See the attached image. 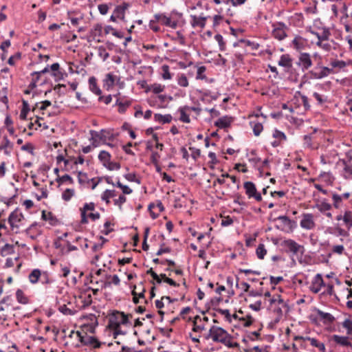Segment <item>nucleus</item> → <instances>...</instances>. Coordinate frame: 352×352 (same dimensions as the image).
Returning <instances> with one entry per match:
<instances>
[{
	"label": "nucleus",
	"mask_w": 352,
	"mask_h": 352,
	"mask_svg": "<svg viewBox=\"0 0 352 352\" xmlns=\"http://www.w3.org/2000/svg\"><path fill=\"white\" fill-rule=\"evenodd\" d=\"M151 89L154 94H157L164 90L165 86L160 84L154 83L151 85Z\"/></svg>",
	"instance_id": "obj_63"
},
{
	"label": "nucleus",
	"mask_w": 352,
	"mask_h": 352,
	"mask_svg": "<svg viewBox=\"0 0 352 352\" xmlns=\"http://www.w3.org/2000/svg\"><path fill=\"white\" fill-rule=\"evenodd\" d=\"M278 65L280 67L290 69L292 67V58L288 54H285L280 56Z\"/></svg>",
	"instance_id": "obj_22"
},
{
	"label": "nucleus",
	"mask_w": 352,
	"mask_h": 352,
	"mask_svg": "<svg viewBox=\"0 0 352 352\" xmlns=\"http://www.w3.org/2000/svg\"><path fill=\"white\" fill-rule=\"evenodd\" d=\"M116 76L112 73H107L105 74L102 80V87L107 91H110L115 85Z\"/></svg>",
	"instance_id": "obj_17"
},
{
	"label": "nucleus",
	"mask_w": 352,
	"mask_h": 352,
	"mask_svg": "<svg viewBox=\"0 0 352 352\" xmlns=\"http://www.w3.org/2000/svg\"><path fill=\"white\" fill-rule=\"evenodd\" d=\"M50 69L52 71V75L55 78L56 81H58L64 78V74L60 70L59 63H53L50 66Z\"/></svg>",
	"instance_id": "obj_24"
},
{
	"label": "nucleus",
	"mask_w": 352,
	"mask_h": 352,
	"mask_svg": "<svg viewBox=\"0 0 352 352\" xmlns=\"http://www.w3.org/2000/svg\"><path fill=\"white\" fill-rule=\"evenodd\" d=\"M14 252V246L12 245L6 243L1 248L0 251V254L2 256H6L7 255L11 254Z\"/></svg>",
	"instance_id": "obj_42"
},
{
	"label": "nucleus",
	"mask_w": 352,
	"mask_h": 352,
	"mask_svg": "<svg viewBox=\"0 0 352 352\" xmlns=\"http://www.w3.org/2000/svg\"><path fill=\"white\" fill-rule=\"evenodd\" d=\"M306 339L310 342V344L312 346L318 348L320 351L324 352L325 351V345L323 342H319L316 338H314L307 337Z\"/></svg>",
	"instance_id": "obj_36"
},
{
	"label": "nucleus",
	"mask_w": 352,
	"mask_h": 352,
	"mask_svg": "<svg viewBox=\"0 0 352 352\" xmlns=\"http://www.w3.org/2000/svg\"><path fill=\"white\" fill-rule=\"evenodd\" d=\"M256 254L257 257L259 259L264 258L265 254H267V250L265 248L264 244L261 243L258 245V246L257 247V248L256 250Z\"/></svg>",
	"instance_id": "obj_44"
},
{
	"label": "nucleus",
	"mask_w": 352,
	"mask_h": 352,
	"mask_svg": "<svg viewBox=\"0 0 352 352\" xmlns=\"http://www.w3.org/2000/svg\"><path fill=\"white\" fill-rule=\"evenodd\" d=\"M85 65L82 63L80 65H74L73 64V67H70L71 72H76L77 74H83L85 72V70L84 69Z\"/></svg>",
	"instance_id": "obj_59"
},
{
	"label": "nucleus",
	"mask_w": 352,
	"mask_h": 352,
	"mask_svg": "<svg viewBox=\"0 0 352 352\" xmlns=\"http://www.w3.org/2000/svg\"><path fill=\"white\" fill-rule=\"evenodd\" d=\"M342 326L343 327L346 329L348 335L352 334V320L349 318L346 319L343 322Z\"/></svg>",
	"instance_id": "obj_64"
},
{
	"label": "nucleus",
	"mask_w": 352,
	"mask_h": 352,
	"mask_svg": "<svg viewBox=\"0 0 352 352\" xmlns=\"http://www.w3.org/2000/svg\"><path fill=\"white\" fill-rule=\"evenodd\" d=\"M146 274L151 275L153 278V280L150 281L151 283L155 285L154 280L158 284L162 283V279L160 278V276L153 271V268L148 270Z\"/></svg>",
	"instance_id": "obj_48"
},
{
	"label": "nucleus",
	"mask_w": 352,
	"mask_h": 352,
	"mask_svg": "<svg viewBox=\"0 0 352 352\" xmlns=\"http://www.w3.org/2000/svg\"><path fill=\"white\" fill-rule=\"evenodd\" d=\"M77 335L79 338V341L84 346H88L92 349H99L103 344L98 339L94 336H91L85 334V336L79 331H77Z\"/></svg>",
	"instance_id": "obj_5"
},
{
	"label": "nucleus",
	"mask_w": 352,
	"mask_h": 352,
	"mask_svg": "<svg viewBox=\"0 0 352 352\" xmlns=\"http://www.w3.org/2000/svg\"><path fill=\"white\" fill-rule=\"evenodd\" d=\"M98 102H103L105 104H109L112 101V96L111 94L107 95V96H102V94L98 95Z\"/></svg>",
	"instance_id": "obj_60"
},
{
	"label": "nucleus",
	"mask_w": 352,
	"mask_h": 352,
	"mask_svg": "<svg viewBox=\"0 0 352 352\" xmlns=\"http://www.w3.org/2000/svg\"><path fill=\"white\" fill-rule=\"evenodd\" d=\"M161 69L162 72V76L164 80H170L172 78V75L170 73V67L168 65H163Z\"/></svg>",
	"instance_id": "obj_50"
},
{
	"label": "nucleus",
	"mask_w": 352,
	"mask_h": 352,
	"mask_svg": "<svg viewBox=\"0 0 352 352\" xmlns=\"http://www.w3.org/2000/svg\"><path fill=\"white\" fill-rule=\"evenodd\" d=\"M124 177L129 182H134L138 184L141 183L140 179L137 178L136 174L135 173H126L124 175Z\"/></svg>",
	"instance_id": "obj_56"
},
{
	"label": "nucleus",
	"mask_w": 352,
	"mask_h": 352,
	"mask_svg": "<svg viewBox=\"0 0 352 352\" xmlns=\"http://www.w3.org/2000/svg\"><path fill=\"white\" fill-rule=\"evenodd\" d=\"M23 107L21 110V113L19 115V118L21 120H25L27 118V115L28 112L30 111V107L29 104L26 100H23L22 102Z\"/></svg>",
	"instance_id": "obj_40"
},
{
	"label": "nucleus",
	"mask_w": 352,
	"mask_h": 352,
	"mask_svg": "<svg viewBox=\"0 0 352 352\" xmlns=\"http://www.w3.org/2000/svg\"><path fill=\"white\" fill-rule=\"evenodd\" d=\"M116 186L120 188L123 195H129L132 193L133 190L128 186L123 185L119 180L116 183Z\"/></svg>",
	"instance_id": "obj_52"
},
{
	"label": "nucleus",
	"mask_w": 352,
	"mask_h": 352,
	"mask_svg": "<svg viewBox=\"0 0 352 352\" xmlns=\"http://www.w3.org/2000/svg\"><path fill=\"white\" fill-rule=\"evenodd\" d=\"M316 132L315 129L312 133L305 135L303 136V144L305 148L316 149L318 148V144H314V135Z\"/></svg>",
	"instance_id": "obj_20"
},
{
	"label": "nucleus",
	"mask_w": 352,
	"mask_h": 352,
	"mask_svg": "<svg viewBox=\"0 0 352 352\" xmlns=\"http://www.w3.org/2000/svg\"><path fill=\"white\" fill-rule=\"evenodd\" d=\"M331 199L333 201V204H331L332 207H334L336 209H339L342 207L343 200L340 195L336 192H332Z\"/></svg>",
	"instance_id": "obj_35"
},
{
	"label": "nucleus",
	"mask_w": 352,
	"mask_h": 352,
	"mask_svg": "<svg viewBox=\"0 0 352 352\" xmlns=\"http://www.w3.org/2000/svg\"><path fill=\"white\" fill-rule=\"evenodd\" d=\"M272 26L273 28L272 35L274 38L283 41L287 36V31L289 30V28L285 23L276 22Z\"/></svg>",
	"instance_id": "obj_4"
},
{
	"label": "nucleus",
	"mask_w": 352,
	"mask_h": 352,
	"mask_svg": "<svg viewBox=\"0 0 352 352\" xmlns=\"http://www.w3.org/2000/svg\"><path fill=\"white\" fill-rule=\"evenodd\" d=\"M231 58L233 67H236L237 65V62L239 63H243L244 56L243 54L241 53H234Z\"/></svg>",
	"instance_id": "obj_45"
},
{
	"label": "nucleus",
	"mask_w": 352,
	"mask_h": 352,
	"mask_svg": "<svg viewBox=\"0 0 352 352\" xmlns=\"http://www.w3.org/2000/svg\"><path fill=\"white\" fill-rule=\"evenodd\" d=\"M343 221L345 223L348 230L352 227V211L346 210L344 213Z\"/></svg>",
	"instance_id": "obj_38"
},
{
	"label": "nucleus",
	"mask_w": 352,
	"mask_h": 352,
	"mask_svg": "<svg viewBox=\"0 0 352 352\" xmlns=\"http://www.w3.org/2000/svg\"><path fill=\"white\" fill-rule=\"evenodd\" d=\"M276 220L280 221L283 228H287L289 229H292L293 228V224L295 223L294 221H292L287 216L285 215L279 216L276 218Z\"/></svg>",
	"instance_id": "obj_33"
},
{
	"label": "nucleus",
	"mask_w": 352,
	"mask_h": 352,
	"mask_svg": "<svg viewBox=\"0 0 352 352\" xmlns=\"http://www.w3.org/2000/svg\"><path fill=\"white\" fill-rule=\"evenodd\" d=\"M243 188L249 199L254 198L257 201H262L261 195L257 191L256 186L252 182H244Z\"/></svg>",
	"instance_id": "obj_7"
},
{
	"label": "nucleus",
	"mask_w": 352,
	"mask_h": 352,
	"mask_svg": "<svg viewBox=\"0 0 352 352\" xmlns=\"http://www.w3.org/2000/svg\"><path fill=\"white\" fill-rule=\"evenodd\" d=\"M120 94L118 93V94L113 96L117 98L113 106H118V113L120 114H123L126 111L127 109L131 105L132 100L124 99V97L123 98H121L119 97Z\"/></svg>",
	"instance_id": "obj_11"
},
{
	"label": "nucleus",
	"mask_w": 352,
	"mask_h": 352,
	"mask_svg": "<svg viewBox=\"0 0 352 352\" xmlns=\"http://www.w3.org/2000/svg\"><path fill=\"white\" fill-rule=\"evenodd\" d=\"M41 218L44 221H48L52 226L56 225L58 222V219L51 212H46L45 210H43Z\"/></svg>",
	"instance_id": "obj_30"
},
{
	"label": "nucleus",
	"mask_w": 352,
	"mask_h": 352,
	"mask_svg": "<svg viewBox=\"0 0 352 352\" xmlns=\"http://www.w3.org/2000/svg\"><path fill=\"white\" fill-rule=\"evenodd\" d=\"M173 119V117L170 114L162 115L160 113L154 114V120L155 122L166 124L170 123Z\"/></svg>",
	"instance_id": "obj_29"
},
{
	"label": "nucleus",
	"mask_w": 352,
	"mask_h": 352,
	"mask_svg": "<svg viewBox=\"0 0 352 352\" xmlns=\"http://www.w3.org/2000/svg\"><path fill=\"white\" fill-rule=\"evenodd\" d=\"M16 298L17 301L19 303H21V304L28 303L29 300H28V296L25 294L23 291L21 289H18L16 290Z\"/></svg>",
	"instance_id": "obj_37"
},
{
	"label": "nucleus",
	"mask_w": 352,
	"mask_h": 352,
	"mask_svg": "<svg viewBox=\"0 0 352 352\" xmlns=\"http://www.w3.org/2000/svg\"><path fill=\"white\" fill-rule=\"evenodd\" d=\"M296 64L301 67L302 71L307 70L313 65L311 55L307 52H300Z\"/></svg>",
	"instance_id": "obj_10"
},
{
	"label": "nucleus",
	"mask_w": 352,
	"mask_h": 352,
	"mask_svg": "<svg viewBox=\"0 0 352 352\" xmlns=\"http://www.w3.org/2000/svg\"><path fill=\"white\" fill-rule=\"evenodd\" d=\"M177 84L182 87H187L188 86V80L184 74L177 76Z\"/></svg>",
	"instance_id": "obj_49"
},
{
	"label": "nucleus",
	"mask_w": 352,
	"mask_h": 352,
	"mask_svg": "<svg viewBox=\"0 0 352 352\" xmlns=\"http://www.w3.org/2000/svg\"><path fill=\"white\" fill-rule=\"evenodd\" d=\"M117 195L116 191L115 190H105L102 195L101 199L104 201L107 204L110 203V198H113Z\"/></svg>",
	"instance_id": "obj_32"
},
{
	"label": "nucleus",
	"mask_w": 352,
	"mask_h": 352,
	"mask_svg": "<svg viewBox=\"0 0 352 352\" xmlns=\"http://www.w3.org/2000/svg\"><path fill=\"white\" fill-rule=\"evenodd\" d=\"M332 340L337 344L342 346H352V344L349 340L347 336H342L339 335H333L331 337Z\"/></svg>",
	"instance_id": "obj_21"
},
{
	"label": "nucleus",
	"mask_w": 352,
	"mask_h": 352,
	"mask_svg": "<svg viewBox=\"0 0 352 352\" xmlns=\"http://www.w3.org/2000/svg\"><path fill=\"white\" fill-rule=\"evenodd\" d=\"M107 328L113 331V338L116 339L119 335H126V332L122 331L121 325L125 327L132 326V322L127 320L125 313L118 310H111L108 314Z\"/></svg>",
	"instance_id": "obj_1"
},
{
	"label": "nucleus",
	"mask_w": 352,
	"mask_h": 352,
	"mask_svg": "<svg viewBox=\"0 0 352 352\" xmlns=\"http://www.w3.org/2000/svg\"><path fill=\"white\" fill-rule=\"evenodd\" d=\"M322 56H318V60L314 67L309 72L310 78L312 79H322L327 77L330 74L336 73L333 68L325 67L322 65Z\"/></svg>",
	"instance_id": "obj_2"
},
{
	"label": "nucleus",
	"mask_w": 352,
	"mask_h": 352,
	"mask_svg": "<svg viewBox=\"0 0 352 352\" xmlns=\"http://www.w3.org/2000/svg\"><path fill=\"white\" fill-rule=\"evenodd\" d=\"M281 246L285 248V251L287 253H292L293 255H296L298 252H301V254L304 252V247L293 239H286L281 243Z\"/></svg>",
	"instance_id": "obj_6"
},
{
	"label": "nucleus",
	"mask_w": 352,
	"mask_h": 352,
	"mask_svg": "<svg viewBox=\"0 0 352 352\" xmlns=\"http://www.w3.org/2000/svg\"><path fill=\"white\" fill-rule=\"evenodd\" d=\"M41 273L42 272L39 269L33 270L28 276L29 281L32 284L37 283L42 276Z\"/></svg>",
	"instance_id": "obj_31"
},
{
	"label": "nucleus",
	"mask_w": 352,
	"mask_h": 352,
	"mask_svg": "<svg viewBox=\"0 0 352 352\" xmlns=\"http://www.w3.org/2000/svg\"><path fill=\"white\" fill-rule=\"evenodd\" d=\"M89 90L96 95L102 94V90L97 83V79L95 76H91L89 78Z\"/></svg>",
	"instance_id": "obj_25"
},
{
	"label": "nucleus",
	"mask_w": 352,
	"mask_h": 352,
	"mask_svg": "<svg viewBox=\"0 0 352 352\" xmlns=\"http://www.w3.org/2000/svg\"><path fill=\"white\" fill-rule=\"evenodd\" d=\"M292 44L296 50L300 51L305 48V41L301 36H298L292 41Z\"/></svg>",
	"instance_id": "obj_34"
},
{
	"label": "nucleus",
	"mask_w": 352,
	"mask_h": 352,
	"mask_svg": "<svg viewBox=\"0 0 352 352\" xmlns=\"http://www.w3.org/2000/svg\"><path fill=\"white\" fill-rule=\"evenodd\" d=\"M241 43L245 44V46L250 47L252 50H257L259 48V44L250 40L241 38L239 40Z\"/></svg>",
	"instance_id": "obj_46"
},
{
	"label": "nucleus",
	"mask_w": 352,
	"mask_h": 352,
	"mask_svg": "<svg viewBox=\"0 0 352 352\" xmlns=\"http://www.w3.org/2000/svg\"><path fill=\"white\" fill-rule=\"evenodd\" d=\"M214 39L217 41L219 50L221 51H225L226 50V43L223 41V38L221 34H217L214 36Z\"/></svg>",
	"instance_id": "obj_55"
},
{
	"label": "nucleus",
	"mask_w": 352,
	"mask_h": 352,
	"mask_svg": "<svg viewBox=\"0 0 352 352\" xmlns=\"http://www.w3.org/2000/svg\"><path fill=\"white\" fill-rule=\"evenodd\" d=\"M0 303L5 307H7L10 311L14 309L13 307V299L10 296H6L3 297V299L0 301Z\"/></svg>",
	"instance_id": "obj_39"
},
{
	"label": "nucleus",
	"mask_w": 352,
	"mask_h": 352,
	"mask_svg": "<svg viewBox=\"0 0 352 352\" xmlns=\"http://www.w3.org/2000/svg\"><path fill=\"white\" fill-rule=\"evenodd\" d=\"M205 338H212L214 342L226 343V340L232 338V336L223 328L217 326H212Z\"/></svg>",
	"instance_id": "obj_3"
},
{
	"label": "nucleus",
	"mask_w": 352,
	"mask_h": 352,
	"mask_svg": "<svg viewBox=\"0 0 352 352\" xmlns=\"http://www.w3.org/2000/svg\"><path fill=\"white\" fill-rule=\"evenodd\" d=\"M90 37L92 38L94 41H97V42H100L99 39H96L97 37H101L102 36V26L100 23L96 24L94 28L90 30Z\"/></svg>",
	"instance_id": "obj_26"
},
{
	"label": "nucleus",
	"mask_w": 352,
	"mask_h": 352,
	"mask_svg": "<svg viewBox=\"0 0 352 352\" xmlns=\"http://www.w3.org/2000/svg\"><path fill=\"white\" fill-rule=\"evenodd\" d=\"M13 144L8 140L7 136H4L0 146V150H4L6 154H9L10 152L6 151L7 148H12Z\"/></svg>",
	"instance_id": "obj_41"
},
{
	"label": "nucleus",
	"mask_w": 352,
	"mask_h": 352,
	"mask_svg": "<svg viewBox=\"0 0 352 352\" xmlns=\"http://www.w3.org/2000/svg\"><path fill=\"white\" fill-rule=\"evenodd\" d=\"M315 208H317L323 215L332 219V214L331 212L332 205L328 203L327 200L324 199L316 204Z\"/></svg>",
	"instance_id": "obj_15"
},
{
	"label": "nucleus",
	"mask_w": 352,
	"mask_h": 352,
	"mask_svg": "<svg viewBox=\"0 0 352 352\" xmlns=\"http://www.w3.org/2000/svg\"><path fill=\"white\" fill-rule=\"evenodd\" d=\"M190 18V25L192 28L199 27L201 29L205 28L207 20L206 16H197L196 15H191Z\"/></svg>",
	"instance_id": "obj_19"
},
{
	"label": "nucleus",
	"mask_w": 352,
	"mask_h": 352,
	"mask_svg": "<svg viewBox=\"0 0 352 352\" xmlns=\"http://www.w3.org/2000/svg\"><path fill=\"white\" fill-rule=\"evenodd\" d=\"M234 121V118L228 116H225L219 118L214 122V126L219 129H226L230 126L232 122Z\"/></svg>",
	"instance_id": "obj_18"
},
{
	"label": "nucleus",
	"mask_w": 352,
	"mask_h": 352,
	"mask_svg": "<svg viewBox=\"0 0 352 352\" xmlns=\"http://www.w3.org/2000/svg\"><path fill=\"white\" fill-rule=\"evenodd\" d=\"M78 182L80 184H85L89 183V179L88 178L87 174L86 173H82L79 171L78 173Z\"/></svg>",
	"instance_id": "obj_53"
},
{
	"label": "nucleus",
	"mask_w": 352,
	"mask_h": 352,
	"mask_svg": "<svg viewBox=\"0 0 352 352\" xmlns=\"http://www.w3.org/2000/svg\"><path fill=\"white\" fill-rule=\"evenodd\" d=\"M130 7V4L127 2L123 1L120 5L116 6L113 13L116 16L118 19L125 22V14L126 10Z\"/></svg>",
	"instance_id": "obj_16"
},
{
	"label": "nucleus",
	"mask_w": 352,
	"mask_h": 352,
	"mask_svg": "<svg viewBox=\"0 0 352 352\" xmlns=\"http://www.w3.org/2000/svg\"><path fill=\"white\" fill-rule=\"evenodd\" d=\"M156 21L160 22L162 25L175 29L177 27V21H172L170 17L166 16L164 14L158 13L154 15Z\"/></svg>",
	"instance_id": "obj_14"
},
{
	"label": "nucleus",
	"mask_w": 352,
	"mask_h": 352,
	"mask_svg": "<svg viewBox=\"0 0 352 352\" xmlns=\"http://www.w3.org/2000/svg\"><path fill=\"white\" fill-rule=\"evenodd\" d=\"M317 314L320 317V319L325 324H332L335 321V317L329 313H325L320 309H318Z\"/></svg>",
	"instance_id": "obj_23"
},
{
	"label": "nucleus",
	"mask_w": 352,
	"mask_h": 352,
	"mask_svg": "<svg viewBox=\"0 0 352 352\" xmlns=\"http://www.w3.org/2000/svg\"><path fill=\"white\" fill-rule=\"evenodd\" d=\"M178 111L180 113L179 120L184 123H190V119L189 115L186 113V111H190V107L187 105L181 107Z\"/></svg>",
	"instance_id": "obj_27"
},
{
	"label": "nucleus",
	"mask_w": 352,
	"mask_h": 352,
	"mask_svg": "<svg viewBox=\"0 0 352 352\" xmlns=\"http://www.w3.org/2000/svg\"><path fill=\"white\" fill-rule=\"evenodd\" d=\"M300 226L306 230H312L316 227L314 215L311 213H304L300 223Z\"/></svg>",
	"instance_id": "obj_13"
},
{
	"label": "nucleus",
	"mask_w": 352,
	"mask_h": 352,
	"mask_svg": "<svg viewBox=\"0 0 352 352\" xmlns=\"http://www.w3.org/2000/svg\"><path fill=\"white\" fill-rule=\"evenodd\" d=\"M74 194H75V191L74 189L67 188L62 193V198L64 201H68L72 199V197L74 195Z\"/></svg>",
	"instance_id": "obj_51"
},
{
	"label": "nucleus",
	"mask_w": 352,
	"mask_h": 352,
	"mask_svg": "<svg viewBox=\"0 0 352 352\" xmlns=\"http://www.w3.org/2000/svg\"><path fill=\"white\" fill-rule=\"evenodd\" d=\"M206 70V67L205 66L197 67L196 79L207 80L208 78H207L206 76L204 74Z\"/></svg>",
	"instance_id": "obj_47"
},
{
	"label": "nucleus",
	"mask_w": 352,
	"mask_h": 352,
	"mask_svg": "<svg viewBox=\"0 0 352 352\" xmlns=\"http://www.w3.org/2000/svg\"><path fill=\"white\" fill-rule=\"evenodd\" d=\"M320 177L322 178L324 182L331 184L334 180V177L330 173L322 172L320 174Z\"/></svg>",
	"instance_id": "obj_58"
},
{
	"label": "nucleus",
	"mask_w": 352,
	"mask_h": 352,
	"mask_svg": "<svg viewBox=\"0 0 352 352\" xmlns=\"http://www.w3.org/2000/svg\"><path fill=\"white\" fill-rule=\"evenodd\" d=\"M23 219V215L18 209L14 210L10 214L8 222L12 231H14L15 228H19L18 223L21 222Z\"/></svg>",
	"instance_id": "obj_8"
},
{
	"label": "nucleus",
	"mask_w": 352,
	"mask_h": 352,
	"mask_svg": "<svg viewBox=\"0 0 352 352\" xmlns=\"http://www.w3.org/2000/svg\"><path fill=\"white\" fill-rule=\"evenodd\" d=\"M272 136L275 139L280 140L281 142L285 141L287 140V137H286L285 134L283 132H282L278 129H275L274 131Z\"/></svg>",
	"instance_id": "obj_54"
},
{
	"label": "nucleus",
	"mask_w": 352,
	"mask_h": 352,
	"mask_svg": "<svg viewBox=\"0 0 352 352\" xmlns=\"http://www.w3.org/2000/svg\"><path fill=\"white\" fill-rule=\"evenodd\" d=\"M98 159L102 162L103 166L111 160V155L106 151H102L98 155Z\"/></svg>",
	"instance_id": "obj_43"
},
{
	"label": "nucleus",
	"mask_w": 352,
	"mask_h": 352,
	"mask_svg": "<svg viewBox=\"0 0 352 352\" xmlns=\"http://www.w3.org/2000/svg\"><path fill=\"white\" fill-rule=\"evenodd\" d=\"M340 164L342 166V176L346 179L352 178V156H348L346 159L341 160Z\"/></svg>",
	"instance_id": "obj_9"
},
{
	"label": "nucleus",
	"mask_w": 352,
	"mask_h": 352,
	"mask_svg": "<svg viewBox=\"0 0 352 352\" xmlns=\"http://www.w3.org/2000/svg\"><path fill=\"white\" fill-rule=\"evenodd\" d=\"M42 276L40 277V280L41 283L44 285L50 284L52 282V280L50 278L49 274L47 272L44 271L42 272Z\"/></svg>",
	"instance_id": "obj_62"
},
{
	"label": "nucleus",
	"mask_w": 352,
	"mask_h": 352,
	"mask_svg": "<svg viewBox=\"0 0 352 352\" xmlns=\"http://www.w3.org/2000/svg\"><path fill=\"white\" fill-rule=\"evenodd\" d=\"M325 283L320 274H317L312 279L309 290L314 294H318L322 287H324Z\"/></svg>",
	"instance_id": "obj_12"
},
{
	"label": "nucleus",
	"mask_w": 352,
	"mask_h": 352,
	"mask_svg": "<svg viewBox=\"0 0 352 352\" xmlns=\"http://www.w3.org/2000/svg\"><path fill=\"white\" fill-rule=\"evenodd\" d=\"M250 125L251 126L255 136H258L263 130V124L256 120H251L250 122Z\"/></svg>",
	"instance_id": "obj_28"
},
{
	"label": "nucleus",
	"mask_w": 352,
	"mask_h": 352,
	"mask_svg": "<svg viewBox=\"0 0 352 352\" xmlns=\"http://www.w3.org/2000/svg\"><path fill=\"white\" fill-rule=\"evenodd\" d=\"M126 201V197L124 195H120L118 199H113V204L118 206L120 210H122V204Z\"/></svg>",
	"instance_id": "obj_61"
},
{
	"label": "nucleus",
	"mask_w": 352,
	"mask_h": 352,
	"mask_svg": "<svg viewBox=\"0 0 352 352\" xmlns=\"http://www.w3.org/2000/svg\"><path fill=\"white\" fill-rule=\"evenodd\" d=\"M109 170H119L121 167L120 163L111 162V160L104 166Z\"/></svg>",
	"instance_id": "obj_57"
}]
</instances>
